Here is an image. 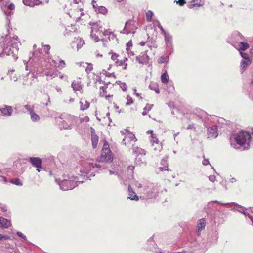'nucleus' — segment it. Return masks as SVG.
<instances>
[{"label":"nucleus","instance_id":"obj_1","mask_svg":"<svg viewBox=\"0 0 253 253\" xmlns=\"http://www.w3.org/2000/svg\"><path fill=\"white\" fill-rule=\"evenodd\" d=\"M87 168L81 169L80 171L81 174L78 175H75L73 173L64 174L63 175V179L61 181L56 180V182L60 186L62 190H69L74 189L78 185V183L83 182V180L85 178V174H87L92 168L95 167L96 168H101V166L99 164H94L92 163L88 164Z\"/></svg>","mask_w":253,"mask_h":253},{"label":"nucleus","instance_id":"obj_2","mask_svg":"<svg viewBox=\"0 0 253 253\" xmlns=\"http://www.w3.org/2000/svg\"><path fill=\"white\" fill-rule=\"evenodd\" d=\"M17 36L11 37L7 35L0 38V46L3 53L8 56L11 55L15 60L18 58L17 53L20 45Z\"/></svg>","mask_w":253,"mask_h":253},{"label":"nucleus","instance_id":"obj_3","mask_svg":"<svg viewBox=\"0 0 253 253\" xmlns=\"http://www.w3.org/2000/svg\"><path fill=\"white\" fill-rule=\"evenodd\" d=\"M251 139V135L246 131H241L232 135L230 138V145L233 148L238 149L240 146L249 143Z\"/></svg>","mask_w":253,"mask_h":253},{"label":"nucleus","instance_id":"obj_4","mask_svg":"<svg viewBox=\"0 0 253 253\" xmlns=\"http://www.w3.org/2000/svg\"><path fill=\"white\" fill-rule=\"evenodd\" d=\"M159 187L152 184L145 186L143 190V198L146 200L155 199L158 196Z\"/></svg>","mask_w":253,"mask_h":253},{"label":"nucleus","instance_id":"obj_5","mask_svg":"<svg viewBox=\"0 0 253 253\" xmlns=\"http://www.w3.org/2000/svg\"><path fill=\"white\" fill-rule=\"evenodd\" d=\"M32 163V157L29 159H21L16 161L13 167L15 172L17 174H21L24 172L28 165V162Z\"/></svg>","mask_w":253,"mask_h":253},{"label":"nucleus","instance_id":"obj_6","mask_svg":"<svg viewBox=\"0 0 253 253\" xmlns=\"http://www.w3.org/2000/svg\"><path fill=\"white\" fill-rule=\"evenodd\" d=\"M77 118L71 115H68L63 120L59 121L58 126L60 129H71L75 125Z\"/></svg>","mask_w":253,"mask_h":253},{"label":"nucleus","instance_id":"obj_7","mask_svg":"<svg viewBox=\"0 0 253 253\" xmlns=\"http://www.w3.org/2000/svg\"><path fill=\"white\" fill-rule=\"evenodd\" d=\"M112 160L113 155L110 150L109 144L107 141H105L99 161L100 162L110 163Z\"/></svg>","mask_w":253,"mask_h":253},{"label":"nucleus","instance_id":"obj_8","mask_svg":"<svg viewBox=\"0 0 253 253\" xmlns=\"http://www.w3.org/2000/svg\"><path fill=\"white\" fill-rule=\"evenodd\" d=\"M48 64L45 65V68L42 70V72L48 77L53 78L57 76L56 72L54 69L56 65V62L52 59H48Z\"/></svg>","mask_w":253,"mask_h":253},{"label":"nucleus","instance_id":"obj_9","mask_svg":"<svg viewBox=\"0 0 253 253\" xmlns=\"http://www.w3.org/2000/svg\"><path fill=\"white\" fill-rule=\"evenodd\" d=\"M147 133L151 134L150 142L154 150L156 151L160 152L162 149V145L157 137L153 134V131L149 130L147 131Z\"/></svg>","mask_w":253,"mask_h":253},{"label":"nucleus","instance_id":"obj_10","mask_svg":"<svg viewBox=\"0 0 253 253\" xmlns=\"http://www.w3.org/2000/svg\"><path fill=\"white\" fill-rule=\"evenodd\" d=\"M231 44L240 52L247 50L249 48V44L247 42L237 41H231Z\"/></svg>","mask_w":253,"mask_h":253},{"label":"nucleus","instance_id":"obj_11","mask_svg":"<svg viewBox=\"0 0 253 253\" xmlns=\"http://www.w3.org/2000/svg\"><path fill=\"white\" fill-rule=\"evenodd\" d=\"M33 167H35L38 172L45 171V169L42 165V160L39 158L33 157Z\"/></svg>","mask_w":253,"mask_h":253},{"label":"nucleus","instance_id":"obj_12","mask_svg":"<svg viewBox=\"0 0 253 253\" xmlns=\"http://www.w3.org/2000/svg\"><path fill=\"white\" fill-rule=\"evenodd\" d=\"M126 141H127V144L129 143L130 145L133 146L135 143L136 142L137 139L135 137V136L134 134L130 132H128L126 134L125 138L123 139L122 143L125 145H126Z\"/></svg>","mask_w":253,"mask_h":253},{"label":"nucleus","instance_id":"obj_13","mask_svg":"<svg viewBox=\"0 0 253 253\" xmlns=\"http://www.w3.org/2000/svg\"><path fill=\"white\" fill-rule=\"evenodd\" d=\"M89 24L91 26V32L90 37L93 38L94 33H96L99 35L102 33V27L100 25V22L92 23L90 22Z\"/></svg>","mask_w":253,"mask_h":253},{"label":"nucleus","instance_id":"obj_14","mask_svg":"<svg viewBox=\"0 0 253 253\" xmlns=\"http://www.w3.org/2000/svg\"><path fill=\"white\" fill-rule=\"evenodd\" d=\"M136 61L140 64H147L149 60V56L145 53H142L136 57Z\"/></svg>","mask_w":253,"mask_h":253},{"label":"nucleus","instance_id":"obj_15","mask_svg":"<svg viewBox=\"0 0 253 253\" xmlns=\"http://www.w3.org/2000/svg\"><path fill=\"white\" fill-rule=\"evenodd\" d=\"M136 27L133 25L131 24V22H127L126 23L124 29H123V33L128 34L130 33L134 34L135 32Z\"/></svg>","mask_w":253,"mask_h":253},{"label":"nucleus","instance_id":"obj_16","mask_svg":"<svg viewBox=\"0 0 253 253\" xmlns=\"http://www.w3.org/2000/svg\"><path fill=\"white\" fill-rule=\"evenodd\" d=\"M24 64L25 65V70L27 71V73H26V76L24 77V81L23 82V84H27L28 85L29 84H31V83H32V80L31 79H30V80L29 82H27L26 81V78H27L28 77V76L29 75V74H30V72L31 71V63H29V62H25V61H24Z\"/></svg>","mask_w":253,"mask_h":253},{"label":"nucleus","instance_id":"obj_17","mask_svg":"<svg viewBox=\"0 0 253 253\" xmlns=\"http://www.w3.org/2000/svg\"><path fill=\"white\" fill-rule=\"evenodd\" d=\"M206 224V220L205 218H202L197 221L196 233L198 235H199L201 234V231L205 229Z\"/></svg>","mask_w":253,"mask_h":253},{"label":"nucleus","instance_id":"obj_18","mask_svg":"<svg viewBox=\"0 0 253 253\" xmlns=\"http://www.w3.org/2000/svg\"><path fill=\"white\" fill-rule=\"evenodd\" d=\"M0 112L3 116H10L13 112V109L11 106L4 105L3 107L0 108Z\"/></svg>","mask_w":253,"mask_h":253},{"label":"nucleus","instance_id":"obj_19","mask_svg":"<svg viewBox=\"0 0 253 253\" xmlns=\"http://www.w3.org/2000/svg\"><path fill=\"white\" fill-rule=\"evenodd\" d=\"M165 38L166 46L168 49L172 50V37L168 33H165L163 34Z\"/></svg>","mask_w":253,"mask_h":253},{"label":"nucleus","instance_id":"obj_20","mask_svg":"<svg viewBox=\"0 0 253 253\" xmlns=\"http://www.w3.org/2000/svg\"><path fill=\"white\" fill-rule=\"evenodd\" d=\"M208 138H216L218 136L217 127L216 126L210 127L208 129Z\"/></svg>","mask_w":253,"mask_h":253},{"label":"nucleus","instance_id":"obj_21","mask_svg":"<svg viewBox=\"0 0 253 253\" xmlns=\"http://www.w3.org/2000/svg\"><path fill=\"white\" fill-rule=\"evenodd\" d=\"M71 87L75 92L77 91H81L82 89V85H81V81L80 78L74 80L71 84Z\"/></svg>","mask_w":253,"mask_h":253},{"label":"nucleus","instance_id":"obj_22","mask_svg":"<svg viewBox=\"0 0 253 253\" xmlns=\"http://www.w3.org/2000/svg\"><path fill=\"white\" fill-rule=\"evenodd\" d=\"M232 41L241 42L246 40L244 36L238 31L234 32L231 35Z\"/></svg>","mask_w":253,"mask_h":253},{"label":"nucleus","instance_id":"obj_23","mask_svg":"<svg viewBox=\"0 0 253 253\" xmlns=\"http://www.w3.org/2000/svg\"><path fill=\"white\" fill-rule=\"evenodd\" d=\"M205 0H193L188 4L189 8H193L196 6H202L204 5Z\"/></svg>","mask_w":253,"mask_h":253},{"label":"nucleus","instance_id":"obj_24","mask_svg":"<svg viewBox=\"0 0 253 253\" xmlns=\"http://www.w3.org/2000/svg\"><path fill=\"white\" fill-rule=\"evenodd\" d=\"M128 199L131 200L138 201L139 200L138 196L136 194L135 192L133 190L130 185L128 187Z\"/></svg>","mask_w":253,"mask_h":253},{"label":"nucleus","instance_id":"obj_25","mask_svg":"<svg viewBox=\"0 0 253 253\" xmlns=\"http://www.w3.org/2000/svg\"><path fill=\"white\" fill-rule=\"evenodd\" d=\"M11 225L10 221L2 217H0V227L7 228Z\"/></svg>","mask_w":253,"mask_h":253},{"label":"nucleus","instance_id":"obj_26","mask_svg":"<svg viewBox=\"0 0 253 253\" xmlns=\"http://www.w3.org/2000/svg\"><path fill=\"white\" fill-rule=\"evenodd\" d=\"M76 43L77 49L79 50L84 44V41L80 38H75L74 41L73 42L72 46H73V44Z\"/></svg>","mask_w":253,"mask_h":253},{"label":"nucleus","instance_id":"obj_27","mask_svg":"<svg viewBox=\"0 0 253 253\" xmlns=\"http://www.w3.org/2000/svg\"><path fill=\"white\" fill-rule=\"evenodd\" d=\"M251 62L252 61L250 59H242L240 65L242 71H244L251 64Z\"/></svg>","mask_w":253,"mask_h":253},{"label":"nucleus","instance_id":"obj_28","mask_svg":"<svg viewBox=\"0 0 253 253\" xmlns=\"http://www.w3.org/2000/svg\"><path fill=\"white\" fill-rule=\"evenodd\" d=\"M80 109L81 110H85L89 107V103L84 99H81L80 101Z\"/></svg>","mask_w":253,"mask_h":253},{"label":"nucleus","instance_id":"obj_29","mask_svg":"<svg viewBox=\"0 0 253 253\" xmlns=\"http://www.w3.org/2000/svg\"><path fill=\"white\" fill-rule=\"evenodd\" d=\"M167 159L168 158H164L162 160L161 164L162 166L164 167H160L159 169L160 171H164V170H169L168 166L167 164Z\"/></svg>","mask_w":253,"mask_h":253},{"label":"nucleus","instance_id":"obj_30","mask_svg":"<svg viewBox=\"0 0 253 253\" xmlns=\"http://www.w3.org/2000/svg\"><path fill=\"white\" fill-rule=\"evenodd\" d=\"M91 141L93 148H95L97 146L98 137L94 133H93L92 131L91 132Z\"/></svg>","mask_w":253,"mask_h":253},{"label":"nucleus","instance_id":"obj_31","mask_svg":"<svg viewBox=\"0 0 253 253\" xmlns=\"http://www.w3.org/2000/svg\"><path fill=\"white\" fill-rule=\"evenodd\" d=\"M1 10L4 12L5 14L7 16V22L8 23V24L10 23V17L11 16V15H12L13 14V12L12 11H10V12H7L6 11V6H1Z\"/></svg>","mask_w":253,"mask_h":253},{"label":"nucleus","instance_id":"obj_32","mask_svg":"<svg viewBox=\"0 0 253 253\" xmlns=\"http://www.w3.org/2000/svg\"><path fill=\"white\" fill-rule=\"evenodd\" d=\"M150 89L155 91V92L158 94L160 92L158 84L156 83L152 82L149 85Z\"/></svg>","mask_w":253,"mask_h":253},{"label":"nucleus","instance_id":"obj_33","mask_svg":"<svg viewBox=\"0 0 253 253\" xmlns=\"http://www.w3.org/2000/svg\"><path fill=\"white\" fill-rule=\"evenodd\" d=\"M107 9L103 6H99L96 9V12L97 13L105 15L107 14Z\"/></svg>","mask_w":253,"mask_h":253},{"label":"nucleus","instance_id":"obj_34","mask_svg":"<svg viewBox=\"0 0 253 253\" xmlns=\"http://www.w3.org/2000/svg\"><path fill=\"white\" fill-rule=\"evenodd\" d=\"M161 79L162 82L164 84L167 83L168 82L169 76L166 71L162 74Z\"/></svg>","mask_w":253,"mask_h":253},{"label":"nucleus","instance_id":"obj_35","mask_svg":"<svg viewBox=\"0 0 253 253\" xmlns=\"http://www.w3.org/2000/svg\"><path fill=\"white\" fill-rule=\"evenodd\" d=\"M83 66L85 68V71L88 73L90 72L93 69V65L91 64L85 63Z\"/></svg>","mask_w":253,"mask_h":253},{"label":"nucleus","instance_id":"obj_36","mask_svg":"<svg viewBox=\"0 0 253 253\" xmlns=\"http://www.w3.org/2000/svg\"><path fill=\"white\" fill-rule=\"evenodd\" d=\"M49 2L48 0L41 1L40 0H33V5H39L40 4H47Z\"/></svg>","mask_w":253,"mask_h":253},{"label":"nucleus","instance_id":"obj_37","mask_svg":"<svg viewBox=\"0 0 253 253\" xmlns=\"http://www.w3.org/2000/svg\"><path fill=\"white\" fill-rule=\"evenodd\" d=\"M10 182L12 184H15L17 186L22 185V181L18 178H14L13 179H11L10 180Z\"/></svg>","mask_w":253,"mask_h":253},{"label":"nucleus","instance_id":"obj_38","mask_svg":"<svg viewBox=\"0 0 253 253\" xmlns=\"http://www.w3.org/2000/svg\"><path fill=\"white\" fill-rule=\"evenodd\" d=\"M127 60V58L126 57H124L123 59H118L116 61V64L117 66H123L124 64L126 63Z\"/></svg>","mask_w":253,"mask_h":253},{"label":"nucleus","instance_id":"obj_39","mask_svg":"<svg viewBox=\"0 0 253 253\" xmlns=\"http://www.w3.org/2000/svg\"><path fill=\"white\" fill-rule=\"evenodd\" d=\"M169 60V56H162L159 59L158 63H164L168 62Z\"/></svg>","mask_w":253,"mask_h":253},{"label":"nucleus","instance_id":"obj_40","mask_svg":"<svg viewBox=\"0 0 253 253\" xmlns=\"http://www.w3.org/2000/svg\"><path fill=\"white\" fill-rule=\"evenodd\" d=\"M153 16V12L150 10L148 11V12L146 13V14L147 20L149 22L151 21Z\"/></svg>","mask_w":253,"mask_h":253},{"label":"nucleus","instance_id":"obj_41","mask_svg":"<svg viewBox=\"0 0 253 253\" xmlns=\"http://www.w3.org/2000/svg\"><path fill=\"white\" fill-rule=\"evenodd\" d=\"M99 37H101V34L99 35V34H97L96 33H94L93 38V37H91V38L92 40H94V41L95 42H98L100 40Z\"/></svg>","mask_w":253,"mask_h":253},{"label":"nucleus","instance_id":"obj_42","mask_svg":"<svg viewBox=\"0 0 253 253\" xmlns=\"http://www.w3.org/2000/svg\"><path fill=\"white\" fill-rule=\"evenodd\" d=\"M118 84L124 91L126 90L127 86L125 83L119 82Z\"/></svg>","mask_w":253,"mask_h":253},{"label":"nucleus","instance_id":"obj_43","mask_svg":"<svg viewBox=\"0 0 253 253\" xmlns=\"http://www.w3.org/2000/svg\"><path fill=\"white\" fill-rule=\"evenodd\" d=\"M133 152L136 154H139L141 155H144L145 154L144 150L140 148L139 150H135V148H133Z\"/></svg>","mask_w":253,"mask_h":253},{"label":"nucleus","instance_id":"obj_44","mask_svg":"<svg viewBox=\"0 0 253 253\" xmlns=\"http://www.w3.org/2000/svg\"><path fill=\"white\" fill-rule=\"evenodd\" d=\"M14 109L16 111V112H17V113H19L20 112H21L22 113H25V110H24V108L21 109L20 106H18V105H16L14 107Z\"/></svg>","mask_w":253,"mask_h":253},{"label":"nucleus","instance_id":"obj_45","mask_svg":"<svg viewBox=\"0 0 253 253\" xmlns=\"http://www.w3.org/2000/svg\"><path fill=\"white\" fill-rule=\"evenodd\" d=\"M22 108H24V110L26 109L29 111V114L31 115V117L32 118V109L31 108L30 105L28 104L25 105L23 106Z\"/></svg>","mask_w":253,"mask_h":253},{"label":"nucleus","instance_id":"obj_46","mask_svg":"<svg viewBox=\"0 0 253 253\" xmlns=\"http://www.w3.org/2000/svg\"><path fill=\"white\" fill-rule=\"evenodd\" d=\"M126 105H130L131 104H132L133 102V100L131 98V97H130V96L128 95L126 97Z\"/></svg>","mask_w":253,"mask_h":253},{"label":"nucleus","instance_id":"obj_47","mask_svg":"<svg viewBox=\"0 0 253 253\" xmlns=\"http://www.w3.org/2000/svg\"><path fill=\"white\" fill-rule=\"evenodd\" d=\"M174 2L178 4L180 6H183L186 3L185 0H175Z\"/></svg>","mask_w":253,"mask_h":253},{"label":"nucleus","instance_id":"obj_48","mask_svg":"<svg viewBox=\"0 0 253 253\" xmlns=\"http://www.w3.org/2000/svg\"><path fill=\"white\" fill-rule=\"evenodd\" d=\"M157 25L159 29L161 30L162 34H164L165 33H167L165 30L164 29L163 27L161 26L159 21H157Z\"/></svg>","mask_w":253,"mask_h":253},{"label":"nucleus","instance_id":"obj_49","mask_svg":"<svg viewBox=\"0 0 253 253\" xmlns=\"http://www.w3.org/2000/svg\"><path fill=\"white\" fill-rule=\"evenodd\" d=\"M10 239V236L0 234V241L6 240Z\"/></svg>","mask_w":253,"mask_h":253},{"label":"nucleus","instance_id":"obj_50","mask_svg":"<svg viewBox=\"0 0 253 253\" xmlns=\"http://www.w3.org/2000/svg\"><path fill=\"white\" fill-rule=\"evenodd\" d=\"M106 87L102 86L100 87V89L102 90V92H100V95L102 97L104 96L106 93Z\"/></svg>","mask_w":253,"mask_h":253},{"label":"nucleus","instance_id":"obj_51","mask_svg":"<svg viewBox=\"0 0 253 253\" xmlns=\"http://www.w3.org/2000/svg\"><path fill=\"white\" fill-rule=\"evenodd\" d=\"M240 53L243 59H250L249 55L248 54L243 52V51H241Z\"/></svg>","mask_w":253,"mask_h":253},{"label":"nucleus","instance_id":"obj_52","mask_svg":"<svg viewBox=\"0 0 253 253\" xmlns=\"http://www.w3.org/2000/svg\"><path fill=\"white\" fill-rule=\"evenodd\" d=\"M153 106V104H146V106L144 107L143 110H147V111L148 112L152 109Z\"/></svg>","mask_w":253,"mask_h":253},{"label":"nucleus","instance_id":"obj_53","mask_svg":"<svg viewBox=\"0 0 253 253\" xmlns=\"http://www.w3.org/2000/svg\"><path fill=\"white\" fill-rule=\"evenodd\" d=\"M23 3L24 5L27 6H31V0H23Z\"/></svg>","mask_w":253,"mask_h":253},{"label":"nucleus","instance_id":"obj_54","mask_svg":"<svg viewBox=\"0 0 253 253\" xmlns=\"http://www.w3.org/2000/svg\"><path fill=\"white\" fill-rule=\"evenodd\" d=\"M16 234L20 237L22 238V239H23L24 240H26V237L22 233H21V232H17Z\"/></svg>","mask_w":253,"mask_h":253},{"label":"nucleus","instance_id":"obj_55","mask_svg":"<svg viewBox=\"0 0 253 253\" xmlns=\"http://www.w3.org/2000/svg\"><path fill=\"white\" fill-rule=\"evenodd\" d=\"M118 57H119V55L118 54H117L116 53H113L111 56V59H112V60H113V61H115L116 62V61L118 60Z\"/></svg>","mask_w":253,"mask_h":253},{"label":"nucleus","instance_id":"obj_56","mask_svg":"<svg viewBox=\"0 0 253 253\" xmlns=\"http://www.w3.org/2000/svg\"><path fill=\"white\" fill-rule=\"evenodd\" d=\"M111 34V32L107 30H104V31H102V33H101V36L102 35L103 36H107V35H110Z\"/></svg>","mask_w":253,"mask_h":253},{"label":"nucleus","instance_id":"obj_57","mask_svg":"<svg viewBox=\"0 0 253 253\" xmlns=\"http://www.w3.org/2000/svg\"><path fill=\"white\" fill-rule=\"evenodd\" d=\"M39 119L40 117L38 115L33 113V121H37Z\"/></svg>","mask_w":253,"mask_h":253},{"label":"nucleus","instance_id":"obj_58","mask_svg":"<svg viewBox=\"0 0 253 253\" xmlns=\"http://www.w3.org/2000/svg\"><path fill=\"white\" fill-rule=\"evenodd\" d=\"M65 66V61H64V60H61L59 61V67H60L61 68H64Z\"/></svg>","mask_w":253,"mask_h":253},{"label":"nucleus","instance_id":"obj_59","mask_svg":"<svg viewBox=\"0 0 253 253\" xmlns=\"http://www.w3.org/2000/svg\"><path fill=\"white\" fill-rule=\"evenodd\" d=\"M209 180L212 182H214L216 180V178L214 175H210L209 177Z\"/></svg>","mask_w":253,"mask_h":253},{"label":"nucleus","instance_id":"obj_60","mask_svg":"<svg viewBox=\"0 0 253 253\" xmlns=\"http://www.w3.org/2000/svg\"><path fill=\"white\" fill-rule=\"evenodd\" d=\"M7 8L11 10H13L15 9V5L13 3H11L7 6Z\"/></svg>","mask_w":253,"mask_h":253},{"label":"nucleus","instance_id":"obj_61","mask_svg":"<svg viewBox=\"0 0 253 253\" xmlns=\"http://www.w3.org/2000/svg\"><path fill=\"white\" fill-rule=\"evenodd\" d=\"M238 211L242 213H243V214H244L245 215H247V213L245 211V210L242 207H240V209H239L238 210Z\"/></svg>","mask_w":253,"mask_h":253},{"label":"nucleus","instance_id":"obj_62","mask_svg":"<svg viewBox=\"0 0 253 253\" xmlns=\"http://www.w3.org/2000/svg\"><path fill=\"white\" fill-rule=\"evenodd\" d=\"M134 167L133 166H129L128 167V169H127V170L128 171H130V173H133V171L134 170Z\"/></svg>","mask_w":253,"mask_h":253},{"label":"nucleus","instance_id":"obj_63","mask_svg":"<svg viewBox=\"0 0 253 253\" xmlns=\"http://www.w3.org/2000/svg\"><path fill=\"white\" fill-rule=\"evenodd\" d=\"M59 78H60L61 79H65V80H67V79H68V76H67V75H65V74H60V75H59Z\"/></svg>","mask_w":253,"mask_h":253},{"label":"nucleus","instance_id":"obj_64","mask_svg":"<svg viewBox=\"0 0 253 253\" xmlns=\"http://www.w3.org/2000/svg\"><path fill=\"white\" fill-rule=\"evenodd\" d=\"M187 129H194V130H195V127L194 126V124H190L187 126Z\"/></svg>","mask_w":253,"mask_h":253}]
</instances>
